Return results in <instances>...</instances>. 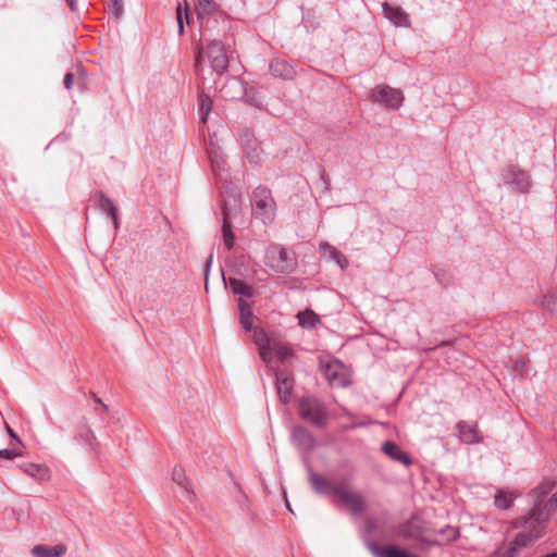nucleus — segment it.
I'll list each match as a JSON object with an SVG mask.
<instances>
[{
    "label": "nucleus",
    "mask_w": 557,
    "mask_h": 557,
    "mask_svg": "<svg viewBox=\"0 0 557 557\" xmlns=\"http://www.w3.org/2000/svg\"><path fill=\"white\" fill-rule=\"evenodd\" d=\"M294 384V376L288 370L284 369L275 372V387L282 404L287 405L290 401Z\"/></svg>",
    "instance_id": "9d476101"
},
{
    "label": "nucleus",
    "mask_w": 557,
    "mask_h": 557,
    "mask_svg": "<svg viewBox=\"0 0 557 557\" xmlns=\"http://www.w3.org/2000/svg\"><path fill=\"white\" fill-rule=\"evenodd\" d=\"M246 84L240 81L238 77L231 76L225 79L221 87H219V92L221 98L224 100H237L242 99L245 95Z\"/></svg>",
    "instance_id": "9b49d317"
},
{
    "label": "nucleus",
    "mask_w": 557,
    "mask_h": 557,
    "mask_svg": "<svg viewBox=\"0 0 557 557\" xmlns=\"http://www.w3.org/2000/svg\"><path fill=\"white\" fill-rule=\"evenodd\" d=\"M172 478L177 485L189 492V482L182 467H174Z\"/></svg>",
    "instance_id": "473e14b6"
},
{
    "label": "nucleus",
    "mask_w": 557,
    "mask_h": 557,
    "mask_svg": "<svg viewBox=\"0 0 557 557\" xmlns=\"http://www.w3.org/2000/svg\"><path fill=\"white\" fill-rule=\"evenodd\" d=\"M549 493L544 496V502L542 504V509L548 510V516L550 512L557 508V492L553 494V496L546 500V497Z\"/></svg>",
    "instance_id": "4c0bfd02"
},
{
    "label": "nucleus",
    "mask_w": 557,
    "mask_h": 557,
    "mask_svg": "<svg viewBox=\"0 0 557 557\" xmlns=\"http://www.w3.org/2000/svg\"><path fill=\"white\" fill-rule=\"evenodd\" d=\"M270 349L274 352L276 359L282 362L293 356V350L287 345L274 344Z\"/></svg>",
    "instance_id": "2f4dec72"
},
{
    "label": "nucleus",
    "mask_w": 557,
    "mask_h": 557,
    "mask_svg": "<svg viewBox=\"0 0 557 557\" xmlns=\"http://www.w3.org/2000/svg\"><path fill=\"white\" fill-rule=\"evenodd\" d=\"M212 110V100L209 95L201 92L199 96V116L200 122L206 124L208 114Z\"/></svg>",
    "instance_id": "c85d7f7f"
},
{
    "label": "nucleus",
    "mask_w": 557,
    "mask_h": 557,
    "mask_svg": "<svg viewBox=\"0 0 557 557\" xmlns=\"http://www.w3.org/2000/svg\"><path fill=\"white\" fill-rule=\"evenodd\" d=\"M440 534L444 535L446 537L447 542H455L460 536L459 529L450 527V525H447L444 529H441Z\"/></svg>",
    "instance_id": "e433bc0d"
},
{
    "label": "nucleus",
    "mask_w": 557,
    "mask_h": 557,
    "mask_svg": "<svg viewBox=\"0 0 557 557\" xmlns=\"http://www.w3.org/2000/svg\"><path fill=\"white\" fill-rule=\"evenodd\" d=\"M430 545H438V542L437 541H431L429 542Z\"/></svg>",
    "instance_id": "09e8293b"
},
{
    "label": "nucleus",
    "mask_w": 557,
    "mask_h": 557,
    "mask_svg": "<svg viewBox=\"0 0 557 557\" xmlns=\"http://www.w3.org/2000/svg\"><path fill=\"white\" fill-rule=\"evenodd\" d=\"M197 17L200 21V28L207 35H213L215 28L221 27L222 32L231 30V20L222 11L218 10L214 0H194Z\"/></svg>",
    "instance_id": "20e7f679"
},
{
    "label": "nucleus",
    "mask_w": 557,
    "mask_h": 557,
    "mask_svg": "<svg viewBox=\"0 0 557 557\" xmlns=\"http://www.w3.org/2000/svg\"><path fill=\"white\" fill-rule=\"evenodd\" d=\"M448 344H449V342L444 341V342H442V343L440 344V346H446V345H448Z\"/></svg>",
    "instance_id": "de8ad7c7"
},
{
    "label": "nucleus",
    "mask_w": 557,
    "mask_h": 557,
    "mask_svg": "<svg viewBox=\"0 0 557 557\" xmlns=\"http://www.w3.org/2000/svg\"><path fill=\"white\" fill-rule=\"evenodd\" d=\"M222 237L226 249L231 250L234 247L235 235L232 231V224L228 221L227 214L223 213Z\"/></svg>",
    "instance_id": "cd10ccee"
},
{
    "label": "nucleus",
    "mask_w": 557,
    "mask_h": 557,
    "mask_svg": "<svg viewBox=\"0 0 557 557\" xmlns=\"http://www.w3.org/2000/svg\"><path fill=\"white\" fill-rule=\"evenodd\" d=\"M325 376L330 384L347 386L349 381L343 373V364L339 361L330 362L325 368Z\"/></svg>",
    "instance_id": "f3484780"
},
{
    "label": "nucleus",
    "mask_w": 557,
    "mask_h": 557,
    "mask_svg": "<svg viewBox=\"0 0 557 557\" xmlns=\"http://www.w3.org/2000/svg\"><path fill=\"white\" fill-rule=\"evenodd\" d=\"M298 324L304 327L311 330L320 322L319 315L310 309L300 311L297 314Z\"/></svg>",
    "instance_id": "bb28decb"
},
{
    "label": "nucleus",
    "mask_w": 557,
    "mask_h": 557,
    "mask_svg": "<svg viewBox=\"0 0 557 557\" xmlns=\"http://www.w3.org/2000/svg\"><path fill=\"white\" fill-rule=\"evenodd\" d=\"M205 44L197 45L195 48V70L196 72L202 71V64L208 62L211 70L219 76L228 71L230 58L234 45V35L228 32H222L221 27L213 30V35L209 33L205 35Z\"/></svg>",
    "instance_id": "f03ea898"
},
{
    "label": "nucleus",
    "mask_w": 557,
    "mask_h": 557,
    "mask_svg": "<svg viewBox=\"0 0 557 557\" xmlns=\"http://www.w3.org/2000/svg\"><path fill=\"white\" fill-rule=\"evenodd\" d=\"M209 159L211 162L212 172L215 175L221 176L222 172L225 170V161L223 160V158L219 156L216 152H214L213 154H209Z\"/></svg>",
    "instance_id": "c9c22d12"
},
{
    "label": "nucleus",
    "mask_w": 557,
    "mask_h": 557,
    "mask_svg": "<svg viewBox=\"0 0 557 557\" xmlns=\"http://www.w3.org/2000/svg\"><path fill=\"white\" fill-rule=\"evenodd\" d=\"M96 198V207L101 212L107 213L112 219L114 227L119 228L117 207L115 203L103 191H98Z\"/></svg>",
    "instance_id": "2eb2a0df"
},
{
    "label": "nucleus",
    "mask_w": 557,
    "mask_h": 557,
    "mask_svg": "<svg viewBox=\"0 0 557 557\" xmlns=\"http://www.w3.org/2000/svg\"><path fill=\"white\" fill-rule=\"evenodd\" d=\"M456 429L459 432V440L461 443L478 444L483 441L476 422L469 423L467 421H459L456 424Z\"/></svg>",
    "instance_id": "f8f14e48"
},
{
    "label": "nucleus",
    "mask_w": 557,
    "mask_h": 557,
    "mask_svg": "<svg viewBox=\"0 0 557 557\" xmlns=\"http://www.w3.org/2000/svg\"><path fill=\"white\" fill-rule=\"evenodd\" d=\"M369 99L374 103L384 106L386 109L397 110L401 107L405 97L400 89L380 84L371 90Z\"/></svg>",
    "instance_id": "6e6552de"
},
{
    "label": "nucleus",
    "mask_w": 557,
    "mask_h": 557,
    "mask_svg": "<svg viewBox=\"0 0 557 557\" xmlns=\"http://www.w3.org/2000/svg\"><path fill=\"white\" fill-rule=\"evenodd\" d=\"M253 342L259 347L260 350V357L263 361H269V354H270V338L265 331L261 327H255L253 329Z\"/></svg>",
    "instance_id": "412c9836"
},
{
    "label": "nucleus",
    "mask_w": 557,
    "mask_h": 557,
    "mask_svg": "<svg viewBox=\"0 0 557 557\" xmlns=\"http://www.w3.org/2000/svg\"><path fill=\"white\" fill-rule=\"evenodd\" d=\"M245 100L256 108H262V100L258 94V91L253 87L245 88Z\"/></svg>",
    "instance_id": "f704fd0d"
},
{
    "label": "nucleus",
    "mask_w": 557,
    "mask_h": 557,
    "mask_svg": "<svg viewBox=\"0 0 557 557\" xmlns=\"http://www.w3.org/2000/svg\"><path fill=\"white\" fill-rule=\"evenodd\" d=\"M252 210L257 219L270 224L276 215V202L272 191L265 186H258L252 193Z\"/></svg>",
    "instance_id": "423d86ee"
},
{
    "label": "nucleus",
    "mask_w": 557,
    "mask_h": 557,
    "mask_svg": "<svg viewBox=\"0 0 557 557\" xmlns=\"http://www.w3.org/2000/svg\"><path fill=\"white\" fill-rule=\"evenodd\" d=\"M73 78L74 75L70 72L64 75L63 84L66 89H71L73 87Z\"/></svg>",
    "instance_id": "37998d69"
},
{
    "label": "nucleus",
    "mask_w": 557,
    "mask_h": 557,
    "mask_svg": "<svg viewBox=\"0 0 557 557\" xmlns=\"http://www.w3.org/2000/svg\"><path fill=\"white\" fill-rule=\"evenodd\" d=\"M270 72L276 78L293 79L296 76L294 64L283 58H274L270 62Z\"/></svg>",
    "instance_id": "ddd939ff"
},
{
    "label": "nucleus",
    "mask_w": 557,
    "mask_h": 557,
    "mask_svg": "<svg viewBox=\"0 0 557 557\" xmlns=\"http://www.w3.org/2000/svg\"><path fill=\"white\" fill-rule=\"evenodd\" d=\"M66 3L70 7L71 11L77 10L76 0H66Z\"/></svg>",
    "instance_id": "49530a36"
},
{
    "label": "nucleus",
    "mask_w": 557,
    "mask_h": 557,
    "mask_svg": "<svg viewBox=\"0 0 557 557\" xmlns=\"http://www.w3.org/2000/svg\"><path fill=\"white\" fill-rule=\"evenodd\" d=\"M110 9L119 17L123 13V0H110Z\"/></svg>",
    "instance_id": "ea45409f"
},
{
    "label": "nucleus",
    "mask_w": 557,
    "mask_h": 557,
    "mask_svg": "<svg viewBox=\"0 0 557 557\" xmlns=\"http://www.w3.org/2000/svg\"><path fill=\"white\" fill-rule=\"evenodd\" d=\"M212 260H213V255L211 253V255L208 257L207 262H206V281L208 280V274H209V270H210V267H211Z\"/></svg>",
    "instance_id": "c03bdc74"
},
{
    "label": "nucleus",
    "mask_w": 557,
    "mask_h": 557,
    "mask_svg": "<svg viewBox=\"0 0 557 557\" xmlns=\"http://www.w3.org/2000/svg\"><path fill=\"white\" fill-rule=\"evenodd\" d=\"M297 412L302 421L318 429H324L330 420L325 404L313 395H305L298 399Z\"/></svg>",
    "instance_id": "39448f33"
},
{
    "label": "nucleus",
    "mask_w": 557,
    "mask_h": 557,
    "mask_svg": "<svg viewBox=\"0 0 557 557\" xmlns=\"http://www.w3.org/2000/svg\"><path fill=\"white\" fill-rule=\"evenodd\" d=\"M21 456V453L15 449H0V457L5 459H14L15 457Z\"/></svg>",
    "instance_id": "79ce46f5"
},
{
    "label": "nucleus",
    "mask_w": 557,
    "mask_h": 557,
    "mask_svg": "<svg viewBox=\"0 0 557 557\" xmlns=\"http://www.w3.org/2000/svg\"><path fill=\"white\" fill-rule=\"evenodd\" d=\"M293 444L305 457L307 480L310 488L318 495L327 497L337 508H346L352 516L362 513L367 508V500L360 491L351 487L352 475H346L335 481L315 472L308 458V454L315 447L314 435L305 426L296 425L292 430Z\"/></svg>",
    "instance_id": "f257e3e1"
},
{
    "label": "nucleus",
    "mask_w": 557,
    "mask_h": 557,
    "mask_svg": "<svg viewBox=\"0 0 557 557\" xmlns=\"http://www.w3.org/2000/svg\"><path fill=\"white\" fill-rule=\"evenodd\" d=\"M5 429H7L8 433H9V435H10L12 438H14V440H16L18 443H21V441H20V438L17 437V435L15 434V432H14V431H13V430L8 425V424L5 425Z\"/></svg>",
    "instance_id": "a18cd8bd"
},
{
    "label": "nucleus",
    "mask_w": 557,
    "mask_h": 557,
    "mask_svg": "<svg viewBox=\"0 0 557 557\" xmlns=\"http://www.w3.org/2000/svg\"><path fill=\"white\" fill-rule=\"evenodd\" d=\"M494 504L498 509L505 510L512 506L513 497L510 493L499 492L495 495Z\"/></svg>",
    "instance_id": "c756f323"
},
{
    "label": "nucleus",
    "mask_w": 557,
    "mask_h": 557,
    "mask_svg": "<svg viewBox=\"0 0 557 557\" xmlns=\"http://www.w3.org/2000/svg\"><path fill=\"white\" fill-rule=\"evenodd\" d=\"M382 451L391 459L398 461L404 466L409 467L412 465L411 457L407 453L401 450L400 447L392 441H386L383 443Z\"/></svg>",
    "instance_id": "a211bd4d"
},
{
    "label": "nucleus",
    "mask_w": 557,
    "mask_h": 557,
    "mask_svg": "<svg viewBox=\"0 0 557 557\" xmlns=\"http://www.w3.org/2000/svg\"><path fill=\"white\" fill-rule=\"evenodd\" d=\"M265 264L280 274H290L297 269V259L286 248L272 246L265 252Z\"/></svg>",
    "instance_id": "0eeeda50"
},
{
    "label": "nucleus",
    "mask_w": 557,
    "mask_h": 557,
    "mask_svg": "<svg viewBox=\"0 0 557 557\" xmlns=\"http://www.w3.org/2000/svg\"><path fill=\"white\" fill-rule=\"evenodd\" d=\"M554 485L555 483L553 481L545 480L541 485L534 488L529 494V497L533 502V507L525 516L512 522L513 528L520 529V532H518L516 536L522 537L524 542H528L529 547L544 534L549 516L548 510L542 509V504L544 496L552 492Z\"/></svg>",
    "instance_id": "7ed1b4c3"
},
{
    "label": "nucleus",
    "mask_w": 557,
    "mask_h": 557,
    "mask_svg": "<svg viewBox=\"0 0 557 557\" xmlns=\"http://www.w3.org/2000/svg\"><path fill=\"white\" fill-rule=\"evenodd\" d=\"M369 548L375 557H418L394 545L380 546L369 543Z\"/></svg>",
    "instance_id": "dca6fc26"
},
{
    "label": "nucleus",
    "mask_w": 557,
    "mask_h": 557,
    "mask_svg": "<svg viewBox=\"0 0 557 557\" xmlns=\"http://www.w3.org/2000/svg\"><path fill=\"white\" fill-rule=\"evenodd\" d=\"M319 250L322 253H327L330 259L336 262L342 270H345L348 267L349 262L346 256L327 242H321Z\"/></svg>",
    "instance_id": "aec40b11"
},
{
    "label": "nucleus",
    "mask_w": 557,
    "mask_h": 557,
    "mask_svg": "<svg viewBox=\"0 0 557 557\" xmlns=\"http://www.w3.org/2000/svg\"><path fill=\"white\" fill-rule=\"evenodd\" d=\"M240 139L246 158L249 160L250 163L259 164L261 148L257 140L248 131H246L242 135Z\"/></svg>",
    "instance_id": "4468645a"
},
{
    "label": "nucleus",
    "mask_w": 557,
    "mask_h": 557,
    "mask_svg": "<svg viewBox=\"0 0 557 557\" xmlns=\"http://www.w3.org/2000/svg\"><path fill=\"white\" fill-rule=\"evenodd\" d=\"M89 396L94 398L95 403L98 405L95 408V412L101 414L102 412L108 411V406L99 398L94 392H89Z\"/></svg>",
    "instance_id": "58836bf2"
},
{
    "label": "nucleus",
    "mask_w": 557,
    "mask_h": 557,
    "mask_svg": "<svg viewBox=\"0 0 557 557\" xmlns=\"http://www.w3.org/2000/svg\"><path fill=\"white\" fill-rule=\"evenodd\" d=\"M239 310V323L245 331L252 330L253 313L249 302L244 300L242 297L237 300Z\"/></svg>",
    "instance_id": "4be33fe9"
},
{
    "label": "nucleus",
    "mask_w": 557,
    "mask_h": 557,
    "mask_svg": "<svg viewBox=\"0 0 557 557\" xmlns=\"http://www.w3.org/2000/svg\"><path fill=\"white\" fill-rule=\"evenodd\" d=\"M384 13L386 17L394 23L396 26H408L409 25V16L406 12H404L400 8H394L389 4L385 3L383 5Z\"/></svg>",
    "instance_id": "5701e85b"
},
{
    "label": "nucleus",
    "mask_w": 557,
    "mask_h": 557,
    "mask_svg": "<svg viewBox=\"0 0 557 557\" xmlns=\"http://www.w3.org/2000/svg\"><path fill=\"white\" fill-rule=\"evenodd\" d=\"M176 20H177V32H178V35H183L184 34V29H185L184 21H186L187 24L189 23L188 3L186 1H185V12H184V15H183V12H182L181 4L177 5V9H176Z\"/></svg>",
    "instance_id": "72a5a7b5"
},
{
    "label": "nucleus",
    "mask_w": 557,
    "mask_h": 557,
    "mask_svg": "<svg viewBox=\"0 0 557 557\" xmlns=\"http://www.w3.org/2000/svg\"><path fill=\"white\" fill-rule=\"evenodd\" d=\"M21 468L24 473L39 481H46L50 476L48 467L44 465L27 462L21 466Z\"/></svg>",
    "instance_id": "a878e982"
},
{
    "label": "nucleus",
    "mask_w": 557,
    "mask_h": 557,
    "mask_svg": "<svg viewBox=\"0 0 557 557\" xmlns=\"http://www.w3.org/2000/svg\"><path fill=\"white\" fill-rule=\"evenodd\" d=\"M502 177L506 184L513 185L516 190L528 193L531 187L529 173L516 165H508L503 169Z\"/></svg>",
    "instance_id": "1a4fd4ad"
},
{
    "label": "nucleus",
    "mask_w": 557,
    "mask_h": 557,
    "mask_svg": "<svg viewBox=\"0 0 557 557\" xmlns=\"http://www.w3.org/2000/svg\"><path fill=\"white\" fill-rule=\"evenodd\" d=\"M224 283L228 285L235 295L251 298L255 295L253 288L236 277H230L228 280L223 276Z\"/></svg>",
    "instance_id": "393cba45"
},
{
    "label": "nucleus",
    "mask_w": 557,
    "mask_h": 557,
    "mask_svg": "<svg viewBox=\"0 0 557 557\" xmlns=\"http://www.w3.org/2000/svg\"><path fill=\"white\" fill-rule=\"evenodd\" d=\"M540 305L548 310H553L555 307V298L553 296L544 295L540 299Z\"/></svg>",
    "instance_id": "a19ab883"
},
{
    "label": "nucleus",
    "mask_w": 557,
    "mask_h": 557,
    "mask_svg": "<svg viewBox=\"0 0 557 557\" xmlns=\"http://www.w3.org/2000/svg\"><path fill=\"white\" fill-rule=\"evenodd\" d=\"M78 436L89 446H94V444L97 443L96 436L86 420H84V423L78 428Z\"/></svg>",
    "instance_id": "7c9ffc66"
},
{
    "label": "nucleus",
    "mask_w": 557,
    "mask_h": 557,
    "mask_svg": "<svg viewBox=\"0 0 557 557\" xmlns=\"http://www.w3.org/2000/svg\"><path fill=\"white\" fill-rule=\"evenodd\" d=\"M66 549V546L62 543L54 546L38 544L32 548V554L35 557H62Z\"/></svg>",
    "instance_id": "6ab92c4d"
},
{
    "label": "nucleus",
    "mask_w": 557,
    "mask_h": 557,
    "mask_svg": "<svg viewBox=\"0 0 557 557\" xmlns=\"http://www.w3.org/2000/svg\"><path fill=\"white\" fill-rule=\"evenodd\" d=\"M528 547V542H524L522 537L515 536L513 540L508 544L506 549H496L494 552V557H517L521 548Z\"/></svg>",
    "instance_id": "b1692460"
}]
</instances>
